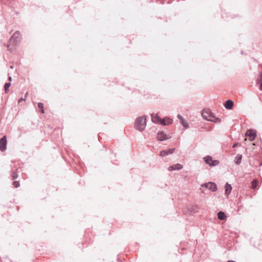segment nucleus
<instances>
[{"label": "nucleus", "instance_id": "f257e3e1", "mask_svg": "<svg viewBox=\"0 0 262 262\" xmlns=\"http://www.w3.org/2000/svg\"><path fill=\"white\" fill-rule=\"evenodd\" d=\"M146 126V116L138 117L136 118L134 127L136 129L142 132Z\"/></svg>", "mask_w": 262, "mask_h": 262}, {"label": "nucleus", "instance_id": "f03ea898", "mask_svg": "<svg viewBox=\"0 0 262 262\" xmlns=\"http://www.w3.org/2000/svg\"><path fill=\"white\" fill-rule=\"evenodd\" d=\"M20 33L18 31H16L10 38L9 42L12 45L9 44L7 46V48L9 51H12L13 49V47L17 43V39L19 37Z\"/></svg>", "mask_w": 262, "mask_h": 262}, {"label": "nucleus", "instance_id": "7ed1b4c3", "mask_svg": "<svg viewBox=\"0 0 262 262\" xmlns=\"http://www.w3.org/2000/svg\"><path fill=\"white\" fill-rule=\"evenodd\" d=\"M151 120L154 123H160L162 125H165V123L164 122V120L162 119L157 114L155 115L153 114H151Z\"/></svg>", "mask_w": 262, "mask_h": 262}, {"label": "nucleus", "instance_id": "20e7f679", "mask_svg": "<svg viewBox=\"0 0 262 262\" xmlns=\"http://www.w3.org/2000/svg\"><path fill=\"white\" fill-rule=\"evenodd\" d=\"M210 115H211V112L210 110L207 108L203 110L202 112V116L204 119L210 121V120H211V118H209Z\"/></svg>", "mask_w": 262, "mask_h": 262}, {"label": "nucleus", "instance_id": "39448f33", "mask_svg": "<svg viewBox=\"0 0 262 262\" xmlns=\"http://www.w3.org/2000/svg\"><path fill=\"white\" fill-rule=\"evenodd\" d=\"M7 137L6 136H4L0 139V150L4 152L7 148Z\"/></svg>", "mask_w": 262, "mask_h": 262}, {"label": "nucleus", "instance_id": "423d86ee", "mask_svg": "<svg viewBox=\"0 0 262 262\" xmlns=\"http://www.w3.org/2000/svg\"><path fill=\"white\" fill-rule=\"evenodd\" d=\"M174 150H175L174 148H169L168 149L163 150H162L160 151L159 155L161 157H165V156L168 155L169 154H172L174 151Z\"/></svg>", "mask_w": 262, "mask_h": 262}, {"label": "nucleus", "instance_id": "0eeeda50", "mask_svg": "<svg viewBox=\"0 0 262 262\" xmlns=\"http://www.w3.org/2000/svg\"><path fill=\"white\" fill-rule=\"evenodd\" d=\"M157 138L159 141H164L169 138L167 135L164 133L163 132H161L158 133Z\"/></svg>", "mask_w": 262, "mask_h": 262}, {"label": "nucleus", "instance_id": "6e6552de", "mask_svg": "<svg viewBox=\"0 0 262 262\" xmlns=\"http://www.w3.org/2000/svg\"><path fill=\"white\" fill-rule=\"evenodd\" d=\"M246 135L249 137V140H253L255 137L256 136V132L255 130H252V129H250V130H248Z\"/></svg>", "mask_w": 262, "mask_h": 262}, {"label": "nucleus", "instance_id": "1a4fd4ad", "mask_svg": "<svg viewBox=\"0 0 262 262\" xmlns=\"http://www.w3.org/2000/svg\"><path fill=\"white\" fill-rule=\"evenodd\" d=\"M183 168V166L180 164H176L174 165H172L171 166H170L168 170L169 171H173L175 170H180Z\"/></svg>", "mask_w": 262, "mask_h": 262}, {"label": "nucleus", "instance_id": "9d476101", "mask_svg": "<svg viewBox=\"0 0 262 262\" xmlns=\"http://www.w3.org/2000/svg\"><path fill=\"white\" fill-rule=\"evenodd\" d=\"M233 102L231 100H227L226 101L224 106L227 110H231L233 106Z\"/></svg>", "mask_w": 262, "mask_h": 262}, {"label": "nucleus", "instance_id": "9b49d317", "mask_svg": "<svg viewBox=\"0 0 262 262\" xmlns=\"http://www.w3.org/2000/svg\"><path fill=\"white\" fill-rule=\"evenodd\" d=\"M177 118L180 120L181 124L184 128L188 127V124L185 122L184 118L181 115L178 114Z\"/></svg>", "mask_w": 262, "mask_h": 262}, {"label": "nucleus", "instance_id": "f8f14e48", "mask_svg": "<svg viewBox=\"0 0 262 262\" xmlns=\"http://www.w3.org/2000/svg\"><path fill=\"white\" fill-rule=\"evenodd\" d=\"M225 195L228 196L229 194L231 193V191L232 190V187L230 184H229L228 183H226V185L225 186Z\"/></svg>", "mask_w": 262, "mask_h": 262}, {"label": "nucleus", "instance_id": "ddd939ff", "mask_svg": "<svg viewBox=\"0 0 262 262\" xmlns=\"http://www.w3.org/2000/svg\"><path fill=\"white\" fill-rule=\"evenodd\" d=\"M243 156L241 154H237L235 157L234 162L236 165H239L241 163Z\"/></svg>", "mask_w": 262, "mask_h": 262}, {"label": "nucleus", "instance_id": "4468645a", "mask_svg": "<svg viewBox=\"0 0 262 262\" xmlns=\"http://www.w3.org/2000/svg\"><path fill=\"white\" fill-rule=\"evenodd\" d=\"M226 215L225 213L223 211H219L217 213V217L220 220H224L226 219Z\"/></svg>", "mask_w": 262, "mask_h": 262}, {"label": "nucleus", "instance_id": "2eb2a0df", "mask_svg": "<svg viewBox=\"0 0 262 262\" xmlns=\"http://www.w3.org/2000/svg\"><path fill=\"white\" fill-rule=\"evenodd\" d=\"M208 189L212 192H215L217 190V187L215 183L211 182V185L208 186Z\"/></svg>", "mask_w": 262, "mask_h": 262}, {"label": "nucleus", "instance_id": "dca6fc26", "mask_svg": "<svg viewBox=\"0 0 262 262\" xmlns=\"http://www.w3.org/2000/svg\"><path fill=\"white\" fill-rule=\"evenodd\" d=\"M203 159H204V161H205V162L207 164L209 165V166H210V163L212 161V158L210 156H207L204 157Z\"/></svg>", "mask_w": 262, "mask_h": 262}, {"label": "nucleus", "instance_id": "f3484780", "mask_svg": "<svg viewBox=\"0 0 262 262\" xmlns=\"http://www.w3.org/2000/svg\"><path fill=\"white\" fill-rule=\"evenodd\" d=\"M257 83L259 85V89L262 91V72L257 79Z\"/></svg>", "mask_w": 262, "mask_h": 262}, {"label": "nucleus", "instance_id": "a211bd4d", "mask_svg": "<svg viewBox=\"0 0 262 262\" xmlns=\"http://www.w3.org/2000/svg\"><path fill=\"white\" fill-rule=\"evenodd\" d=\"M162 119L164 120V122L165 123V125L167 124H170L172 123V120L169 117H165Z\"/></svg>", "mask_w": 262, "mask_h": 262}, {"label": "nucleus", "instance_id": "6ab92c4d", "mask_svg": "<svg viewBox=\"0 0 262 262\" xmlns=\"http://www.w3.org/2000/svg\"><path fill=\"white\" fill-rule=\"evenodd\" d=\"M11 85V83L10 82H7L4 85V89H5V91L6 93L7 92V91H8L9 90V87Z\"/></svg>", "mask_w": 262, "mask_h": 262}, {"label": "nucleus", "instance_id": "aec40b11", "mask_svg": "<svg viewBox=\"0 0 262 262\" xmlns=\"http://www.w3.org/2000/svg\"><path fill=\"white\" fill-rule=\"evenodd\" d=\"M219 164V161L218 160H213L210 164V166H215Z\"/></svg>", "mask_w": 262, "mask_h": 262}, {"label": "nucleus", "instance_id": "412c9836", "mask_svg": "<svg viewBox=\"0 0 262 262\" xmlns=\"http://www.w3.org/2000/svg\"><path fill=\"white\" fill-rule=\"evenodd\" d=\"M211 120H210V121H211V122H221V119L219 118H217V117H214V119H211Z\"/></svg>", "mask_w": 262, "mask_h": 262}, {"label": "nucleus", "instance_id": "4be33fe9", "mask_svg": "<svg viewBox=\"0 0 262 262\" xmlns=\"http://www.w3.org/2000/svg\"><path fill=\"white\" fill-rule=\"evenodd\" d=\"M12 177L13 180L16 179L18 177L17 172L16 171H13L12 173Z\"/></svg>", "mask_w": 262, "mask_h": 262}, {"label": "nucleus", "instance_id": "5701e85b", "mask_svg": "<svg viewBox=\"0 0 262 262\" xmlns=\"http://www.w3.org/2000/svg\"><path fill=\"white\" fill-rule=\"evenodd\" d=\"M211 185V182H208V183H204L203 184L201 185V186L202 187H204L206 188H208V186L209 185Z\"/></svg>", "mask_w": 262, "mask_h": 262}, {"label": "nucleus", "instance_id": "b1692460", "mask_svg": "<svg viewBox=\"0 0 262 262\" xmlns=\"http://www.w3.org/2000/svg\"><path fill=\"white\" fill-rule=\"evenodd\" d=\"M13 184L15 188H17L20 186L19 182L17 181H14Z\"/></svg>", "mask_w": 262, "mask_h": 262}, {"label": "nucleus", "instance_id": "393cba45", "mask_svg": "<svg viewBox=\"0 0 262 262\" xmlns=\"http://www.w3.org/2000/svg\"><path fill=\"white\" fill-rule=\"evenodd\" d=\"M38 107L40 110L43 108V104L42 103L39 102L38 103Z\"/></svg>", "mask_w": 262, "mask_h": 262}, {"label": "nucleus", "instance_id": "a878e982", "mask_svg": "<svg viewBox=\"0 0 262 262\" xmlns=\"http://www.w3.org/2000/svg\"><path fill=\"white\" fill-rule=\"evenodd\" d=\"M239 145H240V144L239 143H235L233 145L232 147L235 148Z\"/></svg>", "mask_w": 262, "mask_h": 262}, {"label": "nucleus", "instance_id": "bb28decb", "mask_svg": "<svg viewBox=\"0 0 262 262\" xmlns=\"http://www.w3.org/2000/svg\"><path fill=\"white\" fill-rule=\"evenodd\" d=\"M214 117L215 116H214L213 114L211 112V115H210V117H209V118L214 119Z\"/></svg>", "mask_w": 262, "mask_h": 262}, {"label": "nucleus", "instance_id": "cd10ccee", "mask_svg": "<svg viewBox=\"0 0 262 262\" xmlns=\"http://www.w3.org/2000/svg\"><path fill=\"white\" fill-rule=\"evenodd\" d=\"M24 100H25V99H23V98L19 99V100H18V103H20L21 102H22Z\"/></svg>", "mask_w": 262, "mask_h": 262}, {"label": "nucleus", "instance_id": "c85d7f7f", "mask_svg": "<svg viewBox=\"0 0 262 262\" xmlns=\"http://www.w3.org/2000/svg\"><path fill=\"white\" fill-rule=\"evenodd\" d=\"M40 112H41V113H42V114H44V113H45V111H44L43 108H42V109H40Z\"/></svg>", "mask_w": 262, "mask_h": 262}, {"label": "nucleus", "instance_id": "c756f323", "mask_svg": "<svg viewBox=\"0 0 262 262\" xmlns=\"http://www.w3.org/2000/svg\"><path fill=\"white\" fill-rule=\"evenodd\" d=\"M8 80H9V81H11L12 80V77H11V76H9V77H8Z\"/></svg>", "mask_w": 262, "mask_h": 262}, {"label": "nucleus", "instance_id": "7c9ffc66", "mask_svg": "<svg viewBox=\"0 0 262 262\" xmlns=\"http://www.w3.org/2000/svg\"><path fill=\"white\" fill-rule=\"evenodd\" d=\"M197 209V207H196V206H194V207H193V210H194V211H195V209Z\"/></svg>", "mask_w": 262, "mask_h": 262}, {"label": "nucleus", "instance_id": "2f4dec72", "mask_svg": "<svg viewBox=\"0 0 262 262\" xmlns=\"http://www.w3.org/2000/svg\"><path fill=\"white\" fill-rule=\"evenodd\" d=\"M252 187H253V188H255L256 187V185H254V184H253Z\"/></svg>", "mask_w": 262, "mask_h": 262}, {"label": "nucleus", "instance_id": "473e14b6", "mask_svg": "<svg viewBox=\"0 0 262 262\" xmlns=\"http://www.w3.org/2000/svg\"><path fill=\"white\" fill-rule=\"evenodd\" d=\"M227 262H236V261H235L234 260H228Z\"/></svg>", "mask_w": 262, "mask_h": 262}, {"label": "nucleus", "instance_id": "72a5a7b5", "mask_svg": "<svg viewBox=\"0 0 262 262\" xmlns=\"http://www.w3.org/2000/svg\"><path fill=\"white\" fill-rule=\"evenodd\" d=\"M10 68H11V69H13V66H10Z\"/></svg>", "mask_w": 262, "mask_h": 262}, {"label": "nucleus", "instance_id": "f704fd0d", "mask_svg": "<svg viewBox=\"0 0 262 262\" xmlns=\"http://www.w3.org/2000/svg\"><path fill=\"white\" fill-rule=\"evenodd\" d=\"M27 94H26V95H25V98H26V97H27Z\"/></svg>", "mask_w": 262, "mask_h": 262}]
</instances>
